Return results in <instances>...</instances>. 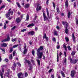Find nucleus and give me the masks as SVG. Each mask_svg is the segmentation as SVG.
Listing matches in <instances>:
<instances>
[{"mask_svg": "<svg viewBox=\"0 0 78 78\" xmlns=\"http://www.w3.org/2000/svg\"><path fill=\"white\" fill-rule=\"evenodd\" d=\"M43 50V47L41 46L37 50V54L38 56V58H42L43 56V52H41V51H42Z\"/></svg>", "mask_w": 78, "mask_h": 78, "instance_id": "1", "label": "nucleus"}, {"mask_svg": "<svg viewBox=\"0 0 78 78\" xmlns=\"http://www.w3.org/2000/svg\"><path fill=\"white\" fill-rule=\"evenodd\" d=\"M14 13L13 11H11L8 12L7 14H5V17L6 18H8L10 16V14L11 15H12Z\"/></svg>", "mask_w": 78, "mask_h": 78, "instance_id": "2", "label": "nucleus"}, {"mask_svg": "<svg viewBox=\"0 0 78 78\" xmlns=\"http://www.w3.org/2000/svg\"><path fill=\"white\" fill-rule=\"evenodd\" d=\"M78 62V59H74V60H72V58H70V62L71 63L73 64H76Z\"/></svg>", "mask_w": 78, "mask_h": 78, "instance_id": "3", "label": "nucleus"}, {"mask_svg": "<svg viewBox=\"0 0 78 78\" xmlns=\"http://www.w3.org/2000/svg\"><path fill=\"white\" fill-rule=\"evenodd\" d=\"M10 41V37H9V36L8 34L7 36V38L6 39L3 40L2 41V42H7L8 41Z\"/></svg>", "mask_w": 78, "mask_h": 78, "instance_id": "4", "label": "nucleus"}, {"mask_svg": "<svg viewBox=\"0 0 78 78\" xmlns=\"http://www.w3.org/2000/svg\"><path fill=\"white\" fill-rule=\"evenodd\" d=\"M42 12H43V15L44 17V21H45L48 20V18L46 16L45 13L44 12V10H42Z\"/></svg>", "mask_w": 78, "mask_h": 78, "instance_id": "5", "label": "nucleus"}, {"mask_svg": "<svg viewBox=\"0 0 78 78\" xmlns=\"http://www.w3.org/2000/svg\"><path fill=\"white\" fill-rule=\"evenodd\" d=\"M24 50L23 54L24 55H25V54H26V53H27L28 51V50L27 49V45H26V44H24Z\"/></svg>", "mask_w": 78, "mask_h": 78, "instance_id": "6", "label": "nucleus"}, {"mask_svg": "<svg viewBox=\"0 0 78 78\" xmlns=\"http://www.w3.org/2000/svg\"><path fill=\"white\" fill-rule=\"evenodd\" d=\"M72 39L73 40V42L74 43H76V40L75 39V35H74V34L73 33L72 34Z\"/></svg>", "mask_w": 78, "mask_h": 78, "instance_id": "7", "label": "nucleus"}, {"mask_svg": "<svg viewBox=\"0 0 78 78\" xmlns=\"http://www.w3.org/2000/svg\"><path fill=\"white\" fill-rule=\"evenodd\" d=\"M34 31H31L28 33V35H31V36H33L34 34Z\"/></svg>", "mask_w": 78, "mask_h": 78, "instance_id": "8", "label": "nucleus"}, {"mask_svg": "<svg viewBox=\"0 0 78 78\" xmlns=\"http://www.w3.org/2000/svg\"><path fill=\"white\" fill-rule=\"evenodd\" d=\"M17 76L19 78H21V76H23V74L22 73H18Z\"/></svg>", "mask_w": 78, "mask_h": 78, "instance_id": "9", "label": "nucleus"}, {"mask_svg": "<svg viewBox=\"0 0 78 78\" xmlns=\"http://www.w3.org/2000/svg\"><path fill=\"white\" fill-rule=\"evenodd\" d=\"M71 76L72 77V78H74L73 77L75 75V72L74 71H72L71 73Z\"/></svg>", "mask_w": 78, "mask_h": 78, "instance_id": "10", "label": "nucleus"}, {"mask_svg": "<svg viewBox=\"0 0 78 78\" xmlns=\"http://www.w3.org/2000/svg\"><path fill=\"white\" fill-rule=\"evenodd\" d=\"M1 47H7V44L6 43H3L1 45Z\"/></svg>", "mask_w": 78, "mask_h": 78, "instance_id": "11", "label": "nucleus"}, {"mask_svg": "<svg viewBox=\"0 0 78 78\" xmlns=\"http://www.w3.org/2000/svg\"><path fill=\"white\" fill-rule=\"evenodd\" d=\"M16 20L17 23H19V22H20L21 19L20 18H18L16 19Z\"/></svg>", "mask_w": 78, "mask_h": 78, "instance_id": "12", "label": "nucleus"}, {"mask_svg": "<svg viewBox=\"0 0 78 78\" xmlns=\"http://www.w3.org/2000/svg\"><path fill=\"white\" fill-rule=\"evenodd\" d=\"M46 12H47V15L48 16V17L49 19H50V15H49V12H48V10L47 8H46Z\"/></svg>", "mask_w": 78, "mask_h": 78, "instance_id": "13", "label": "nucleus"}, {"mask_svg": "<svg viewBox=\"0 0 78 78\" xmlns=\"http://www.w3.org/2000/svg\"><path fill=\"white\" fill-rule=\"evenodd\" d=\"M69 3L68 2V1L67 0H66L65 2V6L66 8L68 7L69 6Z\"/></svg>", "mask_w": 78, "mask_h": 78, "instance_id": "14", "label": "nucleus"}, {"mask_svg": "<svg viewBox=\"0 0 78 78\" xmlns=\"http://www.w3.org/2000/svg\"><path fill=\"white\" fill-rule=\"evenodd\" d=\"M63 48H65V50L66 51H67V47H66V44L64 43L63 44Z\"/></svg>", "mask_w": 78, "mask_h": 78, "instance_id": "15", "label": "nucleus"}, {"mask_svg": "<svg viewBox=\"0 0 78 78\" xmlns=\"http://www.w3.org/2000/svg\"><path fill=\"white\" fill-rule=\"evenodd\" d=\"M30 4L28 3L26 4L25 5V8H28L30 7Z\"/></svg>", "mask_w": 78, "mask_h": 78, "instance_id": "16", "label": "nucleus"}, {"mask_svg": "<svg viewBox=\"0 0 78 78\" xmlns=\"http://www.w3.org/2000/svg\"><path fill=\"white\" fill-rule=\"evenodd\" d=\"M39 6H37V9H36V10L37 11H39L42 9V7L41 6L39 7Z\"/></svg>", "mask_w": 78, "mask_h": 78, "instance_id": "17", "label": "nucleus"}, {"mask_svg": "<svg viewBox=\"0 0 78 78\" xmlns=\"http://www.w3.org/2000/svg\"><path fill=\"white\" fill-rule=\"evenodd\" d=\"M34 27V23H32L29 24L28 26H27V27L28 28H30V27Z\"/></svg>", "mask_w": 78, "mask_h": 78, "instance_id": "18", "label": "nucleus"}, {"mask_svg": "<svg viewBox=\"0 0 78 78\" xmlns=\"http://www.w3.org/2000/svg\"><path fill=\"white\" fill-rule=\"evenodd\" d=\"M0 75L1 76V78H3V73L2 72V70H0Z\"/></svg>", "mask_w": 78, "mask_h": 78, "instance_id": "19", "label": "nucleus"}, {"mask_svg": "<svg viewBox=\"0 0 78 78\" xmlns=\"http://www.w3.org/2000/svg\"><path fill=\"white\" fill-rule=\"evenodd\" d=\"M62 23L64 25L65 24L66 25V27L68 26V23H67V22H62Z\"/></svg>", "mask_w": 78, "mask_h": 78, "instance_id": "20", "label": "nucleus"}, {"mask_svg": "<svg viewBox=\"0 0 78 78\" xmlns=\"http://www.w3.org/2000/svg\"><path fill=\"white\" fill-rule=\"evenodd\" d=\"M76 53V51H72L71 53V55L72 56H74V55H75V53Z\"/></svg>", "mask_w": 78, "mask_h": 78, "instance_id": "21", "label": "nucleus"}, {"mask_svg": "<svg viewBox=\"0 0 78 78\" xmlns=\"http://www.w3.org/2000/svg\"><path fill=\"white\" fill-rule=\"evenodd\" d=\"M68 31H69V30L67 29V27L66 26V29H65V33L66 34H68Z\"/></svg>", "mask_w": 78, "mask_h": 78, "instance_id": "22", "label": "nucleus"}, {"mask_svg": "<svg viewBox=\"0 0 78 78\" xmlns=\"http://www.w3.org/2000/svg\"><path fill=\"white\" fill-rule=\"evenodd\" d=\"M61 73L63 77L65 78V74H64V72H63V71H61Z\"/></svg>", "mask_w": 78, "mask_h": 78, "instance_id": "23", "label": "nucleus"}, {"mask_svg": "<svg viewBox=\"0 0 78 78\" xmlns=\"http://www.w3.org/2000/svg\"><path fill=\"white\" fill-rule=\"evenodd\" d=\"M54 33L55 36H58V34L57 33V31L56 30L54 31Z\"/></svg>", "mask_w": 78, "mask_h": 78, "instance_id": "24", "label": "nucleus"}, {"mask_svg": "<svg viewBox=\"0 0 78 78\" xmlns=\"http://www.w3.org/2000/svg\"><path fill=\"white\" fill-rule=\"evenodd\" d=\"M13 51V48H10L9 51V53H12Z\"/></svg>", "mask_w": 78, "mask_h": 78, "instance_id": "25", "label": "nucleus"}, {"mask_svg": "<svg viewBox=\"0 0 78 78\" xmlns=\"http://www.w3.org/2000/svg\"><path fill=\"white\" fill-rule=\"evenodd\" d=\"M37 64L39 66H40L41 65V62H40V60H39L38 59L37 60Z\"/></svg>", "mask_w": 78, "mask_h": 78, "instance_id": "26", "label": "nucleus"}, {"mask_svg": "<svg viewBox=\"0 0 78 78\" xmlns=\"http://www.w3.org/2000/svg\"><path fill=\"white\" fill-rule=\"evenodd\" d=\"M5 7V5H2L1 8H0V10H1L2 9H3V8H4Z\"/></svg>", "mask_w": 78, "mask_h": 78, "instance_id": "27", "label": "nucleus"}, {"mask_svg": "<svg viewBox=\"0 0 78 78\" xmlns=\"http://www.w3.org/2000/svg\"><path fill=\"white\" fill-rule=\"evenodd\" d=\"M29 15H28V14H27V16L26 20L28 21V20H29Z\"/></svg>", "mask_w": 78, "mask_h": 78, "instance_id": "28", "label": "nucleus"}, {"mask_svg": "<svg viewBox=\"0 0 78 78\" xmlns=\"http://www.w3.org/2000/svg\"><path fill=\"white\" fill-rule=\"evenodd\" d=\"M52 41L53 42H56V38L55 37L53 38Z\"/></svg>", "mask_w": 78, "mask_h": 78, "instance_id": "29", "label": "nucleus"}, {"mask_svg": "<svg viewBox=\"0 0 78 78\" xmlns=\"http://www.w3.org/2000/svg\"><path fill=\"white\" fill-rule=\"evenodd\" d=\"M47 37V35H46V34H44V35L43 36V39H45Z\"/></svg>", "mask_w": 78, "mask_h": 78, "instance_id": "30", "label": "nucleus"}, {"mask_svg": "<svg viewBox=\"0 0 78 78\" xmlns=\"http://www.w3.org/2000/svg\"><path fill=\"white\" fill-rule=\"evenodd\" d=\"M9 59L10 60L12 59V54H11L10 55Z\"/></svg>", "mask_w": 78, "mask_h": 78, "instance_id": "31", "label": "nucleus"}, {"mask_svg": "<svg viewBox=\"0 0 78 78\" xmlns=\"http://www.w3.org/2000/svg\"><path fill=\"white\" fill-rule=\"evenodd\" d=\"M57 62H59V55H58V53H57Z\"/></svg>", "mask_w": 78, "mask_h": 78, "instance_id": "32", "label": "nucleus"}, {"mask_svg": "<svg viewBox=\"0 0 78 78\" xmlns=\"http://www.w3.org/2000/svg\"><path fill=\"white\" fill-rule=\"evenodd\" d=\"M0 49H1V50H2V52H3V53H4L5 52V48L2 49V48H0Z\"/></svg>", "mask_w": 78, "mask_h": 78, "instance_id": "33", "label": "nucleus"}, {"mask_svg": "<svg viewBox=\"0 0 78 78\" xmlns=\"http://www.w3.org/2000/svg\"><path fill=\"white\" fill-rule=\"evenodd\" d=\"M28 64L29 67H31L32 66V65H31V63L30 62H29Z\"/></svg>", "mask_w": 78, "mask_h": 78, "instance_id": "34", "label": "nucleus"}, {"mask_svg": "<svg viewBox=\"0 0 78 78\" xmlns=\"http://www.w3.org/2000/svg\"><path fill=\"white\" fill-rule=\"evenodd\" d=\"M67 48L68 50H69V51H70V50H71V48H70V46H68Z\"/></svg>", "mask_w": 78, "mask_h": 78, "instance_id": "35", "label": "nucleus"}, {"mask_svg": "<svg viewBox=\"0 0 78 78\" xmlns=\"http://www.w3.org/2000/svg\"><path fill=\"white\" fill-rule=\"evenodd\" d=\"M64 62L65 65H66V63H67V58H65L64 60Z\"/></svg>", "mask_w": 78, "mask_h": 78, "instance_id": "36", "label": "nucleus"}, {"mask_svg": "<svg viewBox=\"0 0 78 78\" xmlns=\"http://www.w3.org/2000/svg\"><path fill=\"white\" fill-rule=\"evenodd\" d=\"M76 25H78V19L76 18Z\"/></svg>", "mask_w": 78, "mask_h": 78, "instance_id": "37", "label": "nucleus"}, {"mask_svg": "<svg viewBox=\"0 0 78 78\" xmlns=\"http://www.w3.org/2000/svg\"><path fill=\"white\" fill-rule=\"evenodd\" d=\"M70 12H69L68 14V18H70Z\"/></svg>", "mask_w": 78, "mask_h": 78, "instance_id": "38", "label": "nucleus"}, {"mask_svg": "<svg viewBox=\"0 0 78 78\" xmlns=\"http://www.w3.org/2000/svg\"><path fill=\"white\" fill-rule=\"evenodd\" d=\"M16 4L18 6V7L19 8H21V6H20V4L18 2H16Z\"/></svg>", "mask_w": 78, "mask_h": 78, "instance_id": "39", "label": "nucleus"}, {"mask_svg": "<svg viewBox=\"0 0 78 78\" xmlns=\"http://www.w3.org/2000/svg\"><path fill=\"white\" fill-rule=\"evenodd\" d=\"M52 4L53 5V7H54V8H55L56 5H55V3H54V2H52Z\"/></svg>", "mask_w": 78, "mask_h": 78, "instance_id": "40", "label": "nucleus"}, {"mask_svg": "<svg viewBox=\"0 0 78 78\" xmlns=\"http://www.w3.org/2000/svg\"><path fill=\"white\" fill-rule=\"evenodd\" d=\"M65 39L66 41V42H69V39L67 38V37H65Z\"/></svg>", "mask_w": 78, "mask_h": 78, "instance_id": "41", "label": "nucleus"}, {"mask_svg": "<svg viewBox=\"0 0 78 78\" xmlns=\"http://www.w3.org/2000/svg\"><path fill=\"white\" fill-rule=\"evenodd\" d=\"M17 41L16 38H15L14 39L12 40V42H15V41Z\"/></svg>", "mask_w": 78, "mask_h": 78, "instance_id": "42", "label": "nucleus"}, {"mask_svg": "<svg viewBox=\"0 0 78 78\" xmlns=\"http://www.w3.org/2000/svg\"><path fill=\"white\" fill-rule=\"evenodd\" d=\"M41 37H42V35H40L38 37V40H39L40 39H41Z\"/></svg>", "mask_w": 78, "mask_h": 78, "instance_id": "43", "label": "nucleus"}, {"mask_svg": "<svg viewBox=\"0 0 78 78\" xmlns=\"http://www.w3.org/2000/svg\"><path fill=\"white\" fill-rule=\"evenodd\" d=\"M27 29H24L22 30H21V32H24V31H26Z\"/></svg>", "mask_w": 78, "mask_h": 78, "instance_id": "44", "label": "nucleus"}, {"mask_svg": "<svg viewBox=\"0 0 78 78\" xmlns=\"http://www.w3.org/2000/svg\"><path fill=\"white\" fill-rule=\"evenodd\" d=\"M56 47L58 49H59V48H60V45H59V44H58L57 45Z\"/></svg>", "mask_w": 78, "mask_h": 78, "instance_id": "45", "label": "nucleus"}, {"mask_svg": "<svg viewBox=\"0 0 78 78\" xmlns=\"http://www.w3.org/2000/svg\"><path fill=\"white\" fill-rule=\"evenodd\" d=\"M64 53L65 57H66V56H67V54H66V52L65 51H64Z\"/></svg>", "mask_w": 78, "mask_h": 78, "instance_id": "46", "label": "nucleus"}, {"mask_svg": "<svg viewBox=\"0 0 78 78\" xmlns=\"http://www.w3.org/2000/svg\"><path fill=\"white\" fill-rule=\"evenodd\" d=\"M9 72H10V69H8L7 70V74L9 75Z\"/></svg>", "mask_w": 78, "mask_h": 78, "instance_id": "47", "label": "nucleus"}, {"mask_svg": "<svg viewBox=\"0 0 78 78\" xmlns=\"http://www.w3.org/2000/svg\"><path fill=\"white\" fill-rule=\"evenodd\" d=\"M25 77H27V76H28V73H27V72L25 73Z\"/></svg>", "mask_w": 78, "mask_h": 78, "instance_id": "48", "label": "nucleus"}, {"mask_svg": "<svg viewBox=\"0 0 78 78\" xmlns=\"http://www.w3.org/2000/svg\"><path fill=\"white\" fill-rule=\"evenodd\" d=\"M19 46V44H16L13 46V48H16V47H17Z\"/></svg>", "mask_w": 78, "mask_h": 78, "instance_id": "49", "label": "nucleus"}, {"mask_svg": "<svg viewBox=\"0 0 78 78\" xmlns=\"http://www.w3.org/2000/svg\"><path fill=\"white\" fill-rule=\"evenodd\" d=\"M4 29H6V24L5 23V25L4 26Z\"/></svg>", "mask_w": 78, "mask_h": 78, "instance_id": "50", "label": "nucleus"}, {"mask_svg": "<svg viewBox=\"0 0 78 78\" xmlns=\"http://www.w3.org/2000/svg\"><path fill=\"white\" fill-rule=\"evenodd\" d=\"M35 53V52L34 51H32V54L33 55V56H34V53Z\"/></svg>", "mask_w": 78, "mask_h": 78, "instance_id": "51", "label": "nucleus"}, {"mask_svg": "<svg viewBox=\"0 0 78 78\" xmlns=\"http://www.w3.org/2000/svg\"><path fill=\"white\" fill-rule=\"evenodd\" d=\"M16 63H14V64H13V67H16Z\"/></svg>", "mask_w": 78, "mask_h": 78, "instance_id": "52", "label": "nucleus"}, {"mask_svg": "<svg viewBox=\"0 0 78 78\" xmlns=\"http://www.w3.org/2000/svg\"><path fill=\"white\" fill-rule=\"evenodd\" d=\"M45 39H46V40L47 42H48V37H47Z\"/></svg>", "mask_w": 78, "mask_h": 78, "instance_id": "53", "label": "nucleus"}, {"mask_svg": "<svg viewBox=\"0 0 78 78\" xmlns=\"http://www.w3.org/2000/svg\"><path fill=\"white\" fill-rule=\"evenodd\" d=\"M16 28V26H14L12 28V30H13Z\"/></svg>", "mask_w": 78, "mask_h": 78, "instance_id": "54", "label": "nucleus"}, {"mask_svg": "<svg viewBox=\"0 0 78 78\" xmlns=\"http://www.w3.org/2000/svg\"><path fill=\"white\" fill-rule=\"evenodd\" d=\"M25 62H27V63H28V62H30V61H29L27 59H26L25 60Z\"/></svg>", "mask_w": 78, "mask_h": 78, "instance_id": "55", "label": "nucleus"}, {"mask_svg": "<svg viewBox=\"0 0 78 78\" xmlns=\"http://www.w3.org/2000/svg\"><path fill=\"white\" fill-rule=\"evenodd\" d=\"M36 19H37V16H36L34 18V22H35V21H36Z\"/></svg>", "mask_w": 78, "mask_h": 78, "instance_id": "56", "label": "nucleus"}, {"mask_svg": "<svg viewBox=\"0 0 78 78\" xmlns=\"http://www.w3.org/2000/svg\"><path fill=\"white\" fill-rule=\"evenodd\" d=\"M12 18V16H11V17H9L8 18V20H11Z\"/></svg>", "mask_w": 78, "mask_h": 78, "instance_id": "57", "label": "nucleus"}, {"mask_svg": "<svg viewBox=\"0 0 78 78\" xmlns=\"http://www.w3.org/2000/svg\"><path fill=\"white\" fill-rule=\"evenodd\" d=\"M57 11L58 12H59V8H57Z\"/></svg>", "mask_w": 78, "mask_h": 78, "instance_id": "58", "label": "nucleus"}, {"mask_svg": "<svg viewBox=\"0 0 78 78\" xmlns=\"http://www.w3.org/2000/svg\"><path fill=\"white\" fill-rule=\"evenodd\" d=\"M5 61L6 62H8L9 61V60H8V59L7 58H5Z\"/></svg>", "mask_w": 78, "mask_h": 78, "instance_id": "59", "label": "nucleus"}, {"mask_svg": "<svg viewBox=\"0 0 78 78\" xmlns=\"http://www.w3.org/2000/svg\"><path fill=\"white\" fill-rule=\"evenodd\" d=\"M52 70H52V69H50L48 71L49 73H50V72H51Z\"/></svg>", "mask_w": 78, "mask_h": 78, "instance_id": "60", "label": "nucleus"}, {"mask_svg": "<svg viewBox=\"0 0 78 78\" xmlns=\"http://www.w3.org/2000/svg\"><path fill=\"white\" fill-rule=\"evenodd\" d=\"M17 64L18 65V66H21V64H20V63H19L17 62Z\"/></svg>", "mask_w": 78, "mask_h": 78, "instance_id": "61", "label": "nucleus"}, {"mask_svg": "<svg viewBox=\"0 0 78 78\" xmlns=\"http://www.w3.org/2000/svg\"><path fill=\"white\" fill-rule=\"evenodd\" d=\"M12 69L13 70H15V68L14 66H12Z\"/></svg>", "mask_w": 78, "mask_h": 78, "instance_id": "62", "label": "nucleus"}, {"mask_svg": "<svg viewBox=\"0 0 78 78\" xmlns=\"http://www.w3.org/2000/svg\"><path fill=\"white\" fill-rule=\"evenodd\" d=\"M49 1V0H47L46 1V4L47 5H48V2Z\"/></svg>", "mask_w": 78, "mask_h": 78, "instance_id": "63", "label": "nucleus"}, {"mask_svg": "<svg viewBox=\"0 0 78 78\" xmlns=\"http://www.w3.org/2000/svg\"><path fill=\"white\" fill-rule=\"evenodd\" d=\"M51 77L52 78H55V76L54 75H51Z\"/></svg>", "mask_w": 78, "mask_h": 78, "instance_id": "64", "label": "nucleus"}]
</instances>
